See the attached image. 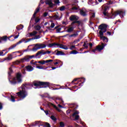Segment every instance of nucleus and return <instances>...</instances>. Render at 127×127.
<instances>
[{
	"label": "nucleus",
	"instance_id": "f257e3e1",
	"mask_svg": "<svg viewBox=\"0 0 127 127\" xmlns=\"http://www.w3.org/2000/svg\"><path fill=\"white\" fill-rule=\"evenodd\" d=\"M107 28H108V25L106 24H102L98 27V29H100L99 31L100 39L103 40L104 42H109V39L107 37L104 36V33L107 32Z\"/></svg>",
	"mask_w": 127,
	"mask_h": 127
},
{
	"label": "nucleus",
	"instance_id": "f03ea898",
	"mask_svg": "<svg viewBox=\"0 0 127 127\" xmlns=\"http://www.w3.org/2000/svg\"><path fill=\"white\" fill-rule=\"evenodd\" d=\"M22 75L20 72H18L16 74V77L9 79V81L11 85H16V84H19L22 82V79L21 78Z\"/></svg>",
	"mask_w": 127,
	"mask_h": 127
},
{
	"label": "nucleus",
	"instance_id": "7ed1b4c3",
	"mask_svg": "<svg viewBox=\"0 0 127 127\" xmlns=\"http://www.w3.org/2000/svg\"><path fill=\"white\" fill-rule=\"evenodd\" d=\"M69 20H70V21H73L71 23L72 26H75L79 27V26H80V25H81V21H78V20L79 19V17L77 16L76 15H71L69 17ZM74 24L75 25H74Z\"/></svg>",
	"mask_w": 127,
	"mask_h": 127
},
{
	"label": "nucleus",
	"instance_id": "20e7f679",
	"mask_svg": "<svg viewBox=\"0 0 127 127\" xmlns=\"http://www.w3.org/2000/svg\"><path fill=\"white\" fill-rule=\"evenodd\" d=\"M33 85L35 87H40V88H48L50 86V83L48 82H43L40 81H34Z\"/></svg>",
	"mask_w": 127,
	"mask_h": 127
},
{
	"label": "nucleus",
	"instance_id": "39448f33",
	"mask_svg": "<svg viewBox=\"0 0 127 127\" xmlns=\"http://www.w3.org/2000/svg\"><path fill=\"white\" fill-rule=\"evenodd\" d=\"M16 95L18 98L23 100L24 99H25L27 96H28V92L26 91L25 88L22 87L21 90H20L19 92L16 93Z\"/></svg>",
	"mask_w": 127,
	"mask_h": 127
},
{
	"label": "nucleus",
	"instance_id": "423d86ee",
	"mask_svg": "<svg viewBox=\"0 0 127 127\" xmlns=\"http://www.w3.org/2000/svg\"><path fill=\"white\" fill-rule=\"evenodd\" d=\"M120 15L121 18H123L124 16L126 15V10H117L113 14V16H114V18L117 16V15Z\"/></svg>",
	"mask_w": 127,
	"mask_h": 127
},
{
	"label": "nucleus",
	"instance_id": "0eeeda50",
	"mask_svg": "<svg viewBox=\"0 0 127 127\" xmlns=\"http://www.w3.org/2000/svg\"><path fill=\"white\" fill-rule=\"evenodd\" d=\"M102 13L104 16H109V10L110 7L107 5H103L102 6Z\"/></svg>",
	"mask_w": 127,
	"mask_h": 127
},
{
	"label": "nucleus",
	"instance_id": "6e6552de",
	"mask_svg": "<svg viewBox=\"0 0 127 127\" xmlns=\"http://www.w3.org/2000/svg\"><path fill=\"white\" fill-rule=\"evenodd\" d=\"M46 47V45L43 44H36L35 45V47H34L32 51L34 52L37 51L38 49H42V48H45Z\"/></svg>",
	"mask_w": 127,
	"mask_h": 127
},
{
	"label": "nucleus",
	"instance_id": "1a4fd4ad",
	"mask_svg": "<svg viewBox=\"0 0 127 127\" xmlns=\"http://www.w3.org/2000/svg\"><path fill=\"white\" fill-rule=\"evenodd\" d=\"M106 45H107L106 44L105 45V44L102 43L101 45H98L96 47V48L92 50V52L95 53L97 50H98V51H101V50H103V49L105 48V46H106Z\"/></svg>",
	"mask_w": 127,
	"mask_h": 127
},
{
	"label": "nucleus",
	"instance_id": "9d476101",
	"mask_svg": "<svg viewBox=\"0 0 127 127\" xmlns=\"http://www.w3.org/2000/svg\"><path fill=\"white\" fill-rule=\"evenodd\" d=\"M30 60L29 55H27L25 56L23 58L21 59L20 62L21 63H24V62H29Z\"/></svg>",
	"mask_w": 127,
	"mask_h": 127
},
{
	"label": "nucleus",
	"instance_id": "9b49d317",
	"mask_svg": "<svg viewBox=\"0 0 127 127\" xmlns=\"http://www.w3.org/2000/svg\"><path fill=\"white\" fill-rule=\"evenodd\" d=\"M48 107L49 108H50V110H52V107H53V108L56 109V110H57V111H58V112H60V109H59L58 108V107H57V106H56V105H54L52 103H50V102L48 103Z\"/></svg>",
	"mask_w": 127,
	"mask_h": 127
},
{
	"label": "nucleus",
	"instance_id": "f8f14e48",
	"mask_svg": "<svg viewBox=\"0 0 127 127\" xmlns=\"http://www.w3.org/2000/svg\"><path fill=\"white\" fill-rule=\"evenodd\" d=\"M50 62H53V60H41L38 62V63L41 64V65H44L45 64H47V63H50Z\"/></svg>",
	"mask_w": 127,
	"mask_h": 127
},
{
	"label": "nucleus",
	"instance_id": "ddd939ff",
	"mask_svg": "<svg viewBox=\"0 0 127 127\" xmlns=\"http://www.w3.org/2000/svg\"><path fill=\"white\" fill-rule=\"evenodd\" d=\"M56 46H59L60 48H61L62 49H64V50H68V47L62 44L56 43Z\"/></svg>",
	"mask_w": 127,
	"mask_h": 127
},
{
	"label": "nucleus",
	"instance_id": "4468645a",
	"mask_svg": "<svg viewBox=\"0 0 127 127\" xmlns=\"http://www.w3.org/2000/svg\"><path fill=\"white\" fill-rule=\"evenodd\" d=\"M25 68L28 72H31L34 70V68L31 65H27L25 67Z\"/></svg>",
	"mask_w": 127,
	"mask_h": 127
},
{
	"label": "nucleus",
	"instance_id": "2eb2a0df",
	"mask_svg": "<svg viewBox=\"0 0 127 127\" xmlns=\"http://www.w3.org/2000/svg\"><path fill=\"white\" fill-rule=\"evenodd\" d=\"M55 52H57L56 55H57L58 56H59V55H65V53L59 51L58 50H55Z\"/></svg>",
	"mask_w": 127,
	"mask_h": 127
},
{
	"label": "nucleus",
	"instance_id": "dca6fc26",
	"mask_svg": "<svg viewBox=\"0 0 127 127\" xmlns=\"http://www.w3.org/2000/svg\"><path fill=\"white\" fill-rule=\"evenodd\" d=\"M79 12L80 15H82V16H86L87 13L86 11L83 10V9H79Z\"/></svg>",
	"mask_w": 127,
	"mask_h": 127
},
{
	"label": "nucleus",
	"instance_id": "f3484780",
	"mask_svg": "<svg viewBox=\"0 0 127 127\" xmlns=\"http://www.w3.org/2000/svg\"><path fill=\"white\" fill-rule=\"evenodd\" d=\"M46 4H48V5H49V6H50L51 7H53V6H54V5H55V4H53L52 1H50V0H47L46 2Z\"/></svg>",
	"mask_w": 127,
	"mask_h": 127
},
{
	"label": "nucleus",
	"instance_id": "a211bd4d",
	"mask_svg": "<svg viewBox=\"0 0 127 127\" xmlns=\"http://www.w3.org/2000/svg\"><path fill=\"white\" fill-rule=\"evenodd\" d=\"M12 73H13V70H12V68L9 67V71H8V78H9V77H10V76H11V74H12Z\"/></svg>",
	"mask_w": 127,
	"mask_h": 127
},
{
	"label": "nucleus",
	"instance_id": "6ab92c4d",
	"mask_svg": "<svg viewBox=\"0 0 127 127\" xmlns=\"http://www.w3.org/2000/svg\"><path fill=\"white\" fill-rule=\"evenodd\" d=\"M74 31V27H71L67 29L66 30V32H68V33H71V32Z\"/></svg>",
	"mask_w": 127,
	"mask_h": 127
},
{
	"label": "nucleus",
	"instance_id": "aec40b11",
	"mask_svg": "<svg viewBox=\"0 0 127 127\" xmlns=\"http://www.w3.org/2000/svg\"><path fill=\"white\" fill-rule=\"evenodd\" d=\"M79 8H80V7L79 6H78V4H77L74 6H72V7L71 8V10H78V9H79Z\"/></svg>",
	"mask_w": 127,
	"mask_h": 127
},
{
	"label": "nucleus",
	"instance_id": "412c9836",
	"mask_svg": "<svg viewBox=\"0 0 127 127\" xmlns=\"http://www.w3.org/2000/svg\"><path fill=\"white\" fill-rule=\"evenodd\" d=\"M12 60V55H8V57L5 58V60Z\"/></svg>",
	"mask_w": 127,
	"mask_h": 127
},
{
	"label": "nucleus",
	"instance_id": "4be33fe9",
	"mask_svg": "<svg viewBox=\"0 0 127 127\" xmlns=\"http://www.w3.org/2000/svg\"><path fill=\"white\" fill-rule=\"evenodd\" d=\"M43 51H44L43 50L38 51L37 52V53L36 54V57H37V56H38L41 54H42L43 55V53H44V52H43Z\"/></svg>",
	"mask_w": 127,
	"mask_h": 127
},
{
	"label": "nucleus",
	"instance_id": "5701e85b",
	"mask_svg": "<svg viewBox=\"0 0 127 127\" xmlns=\"http://www.w3.org/2000/svg\"><path fill=\"white\" fill-rule=\"evenodd\" d=\"M16 28L17 30H18V31H19V30H21V29H22V28H23V25H18L16 26Z\"/></svg>",
	"mask_w": 127,
	"mask_h": 127
},
{
	"label": "nucleus",
	"instance_id": "b1692460",
	"mask_svg": "<svg viewBox=\"0 0 127 127\" xmlns=\"http://www.w3.org/2000/svg\"><path fill=\"white\" fill-rule=\"evenodd\" d=\"M81 80H82L83 81H82L81 83L78 84V86H79V87H82L83 84H84V83H85V81H86V79L84 78H81Z\"/></svg>",
	"mask_w": 127,
	"mask_h": 127
},
{
	"label": "nucleus",
	"instance_id": "393cba45",
	"mask_svg": "<svg viewBox=\"0 0 127 127\" xmlns=\"http://www.w3.org/2000/svg\"><path fill=\"white\" fill-rule=\"evenodd\" d=\"M36 34H37V32L36 31H33L32 33H29L30 36L29 37H30V36H34V35H36Z\"/></svg>",
	"mask_w": 127,
	"mask_h": 127
},
{
	"label": "nucleus",
	"instance_id": "a878e982",
	"mask_svg": "<svg viewBox=\"0 0 127 127\" xmlns=\"http://www.w3.org/2000/svg\"><path fill=\"white\" fill-rule=\"evenodd\" d=\"M17 45H18V44H17V42L16 44H15L12 45L11 47H10L9 48V50H10V49H13V48L16 47V46H17Z\"/></svg>",
	"mask_w": 127,
	"mask_h": 127
},
{
	"label": "nucleus",
	"instance_id": "bb28decb",
	"mask_svg": "<svg viewBox=\"0 0 127 127\" xmlns=\"http://www.w3.org/2000/svg\"><path fill=\"white\" fill-rule=\"evenodd\" d=\"M77 36H78L77 33L69 35V37H70V38L72 37H77Z\"/></svg>",
	"mask_w": 127,
	"mask_h": 127
},
{
	"label": "nucleus",
	"instance_id": "cd10ccee",
	"mask_svg": "<svg viewBox=\"0 0 127 127\" xmlns=\"http://www.w3.org/2000/svg\"><path fill=\"white\" fill-rule=\"evenodd\" d=\"M10 100L13 103H14V102H15V97L12 95H11Z\"/></svg>",
	"mask_w": 127,
	"mask_h": 127
},
{
	"label": "nucleus",
	"instance_id": "c85d7f7f",
	"mask_svg": "<svg viewBox=\"0 0 127 127\" xmlns=\"http://www.w3.org/2000/svg\"><path fill=\"white\" fill-rule=\"evenodd\" d=\"M36 30H40L41 29V27L39 25H37L35 26Z\"/></svg>",
	"mask_w": 127,
	"mask_h": 127
},
{
	"label": "nucleus",
	"instance_id": "c756f323",
	"mask_svg": "<svg viewBox=\"0 0 127 127\" xmlns=\"http://www.w3.org/2000/svg\"><path fill=\"white\" fill-rule=\"evenodd\" d=\"M1 40H3L4 41H6L7 40V36H4L0 38Z\"/></svg>",
	"mask_w": 127,
	"mask_h": 127
},
{
	"label": "nucleus",
	"instance_id": "7c9ffc66",
	"mask_svg": "<svg viewBox=\"0 0 127 127\" xmlns=\"http://www.w3.org/2000/svg\"><path fill=\"white\" fill-rule=\"evenodd\" d=\"M79 54V52H77V51L76 50H73L72 51H71L70 52V54Z\"/></svg>",
	"mask_w": 127,
	"mask_h": 127
},
{
	"label": "nucleus",
	"instance_id": "2f4dec72",
	"mask_svg": "<svg viewBox=\"0 0 127 127\" xmlns=\"http://www.w3.org/2000/svg\"><path fill=\"white\" fill-rule=\"evenodd\" d=\"M87 42H88L87 41L84 42V44L83 45V47H85V48H86V49H87V48H88V43H87Z\"/></svg>",
	"mask_w": 127,
	"mask_h": 127
},
{
	"label": "nucleus",
	"instance_id": "473e14b6",
	"mask_svg": "<svg viewBox=\"0 0 127 127\" xmlns=\"http://www.w3.org/2000/svg\"><path fill=\"white\" fill-rule=\"evenodd\" d=\"M51 119L52 120V121H54V122H56V121H57V118H56V117L53 115L51 116Z\"/></svg>",
	"mask_w": 127,
	"mask_h": 127
},
{
	"label": "nucleus",
	"instance_id": "72a5a7b5",
	"mask_svg": "<svg viewBox=\"0 0 127 127\" xmlns=\"http://www.w3.org/2000/svg\"><path fill=\"white\" fill-rule=\"evenodd\" d=\"M40 10V7L38 6L37 8L36 9L35 12H36V13H38Z\"/></svg>",
	"mask_w": 127,
	"mask_h": 127
},
{
	"label": "nucleus",
	"instance_id": "f704fd0d",
	"mask_svg": "<svg viewBox=\"0 0 127 127\" xmlns=\"http://www.w3.org/2000/svg\"><path fill=\"white\" fill-rule=\"evenodd\" d=\"M65 6H62L61 7H60V10L61 11H64V10H65Z\"/></svg>",
	"mask_w": 127,
	"mask_h": 127
},
{
	"label": "nucleus",
	"instance_id": "c9c22d12",
	"mask_svg": "<svg viewBox=\"0 0 127 127\" xmlns=\"http://www.w3.org/2000/svg\"><path fill=\"white\" fill-rule=\"evenodd\" d=\"M21 63L20 62V61H17L16 62H14L13 63V64H14V65H18V64H19V63Z\"/></svg>",
	"mask_w": 127,
	"mask_h": 127
},
{
	"label": "nucleus",
	"instance_id": "e433bc0d",
	"mask_svg": "<svg viewBox=\"0 0 127 127\" xmlns=\"http://www.w3.org/2000/svg\"><path fill=\"white\" fill-rule=\"evenodd\" d=\"M25 41V39H22L21 40L17 42V44H20V43H22V42H24Z\"/></svg>",
	"mask_w": 127,
	"mask_h": 127
},
{
	"label": "nucleus",
	"instance_id": "4c0bfd02",
	"mask_svg": "<svg viewBox=\"0 0 127 127\" xmlns=\"http://www.w3.org/2000/svg\"><path fill=\"white\" fill-rule=\"evenodd\" d=\"M53 46H56V43H51L49 44V47H53Z\"/></svg>",
	"mask_w": 127,
	"mask_h": 127
},
{
	"label": "nucleus",
	"instance_id": "58836bf2",
	"mask_svg": "<svg viewBox=\"0 0 127 127\" xmlns=\"http://www.w3.org/2000/svg\"><path fill=\"white\" fill-rule=\"evenodd\" d=\"M79 114V111H76L73 114H72V117L74 118L76 115H78Z\"/></svg>",
	"mask_w": 127,
	"mask_h": 127
},
{
	"label": "nucleus",
	"instance_id": "ea45409f",
	"mask_svg": "<svg viewBox=\"0 0 127 127\" xmlns=\"http://www.w3.org/2000/svg\"><path fill=\"white\" fill-rule=\"evenodd\" d=\"M60 126L61 127H65V124H64L63 122H61L60 123Z\"/></svg>",
	"mask_w": 127,
	"mask_h": 127
},
{
	"label": "nucleus",
	"instance_id": "a19ab883",
	"mask_svg": "<svg viewBox=\"0 0 127 127\" xmlns=\"http://www.w3.org/2000/svg\"><path fill=\"white\" fill-rule=\"evenodd\" d=\"M45 126L46 127H51V126H50V124L47 122L45 123Z\"/></svg>",
	"mask_w": 127,
	"mask_h": 127
},
{
	"label": "nucleus",
	"instance_id": "79ce46f5",
	"mask_svg": "<svg viewBox=\"0 0 127 127\" xmlns=\"http://www.w3.org/2000/svg\"><path fill=\"white\" fill-rule=\"evenodd\" d=\"M51 53V51H47L46 52H44L43 55H45V54H50Z\"/></svg>",
	"mask_w": 127,
	"mask_h": 127
},
{
	"label": "nucleus",
	"instance_id": "37998d69",
	"mask_svg": "<svg viewBox=\"0 0 127 127\" xmlns=\"http://www.w3.org/2000/svg\"><path fill=\"white\" fill-rule=\"evenodd\" d=\"M74 117H75L74 121H78L80 118L79 115H75Z\"/></svg>",
	"mask_w": 127,
	"mask_h": 127
},
{
	"label": "nucleus",
	"instance_id": "c03bdc74",
	"mask_svg": "<svg viewBox=\"0 0 127 127\" xmlns=\"http://www.w3.org/2000/svg\"><path fill=\"white\" fill-rule=\"evenodd\" d=\"M36 68H37V69H44L43 66L40 65H37Z\"/></svg>",
	"mask_w": 127,
	"mask_h": 127
},
{
	"label": "nucleus",
	"instance_id": "a18cd8bd",
	"mask_svg": "<svg viewBox=\"0 0 127 127\" xmlns=\"http://www.w3.org/2000/svg\"><path fill=\"white\" fill-rule=\"evenodd\" d=\"M55 26V23L52 22L51 24V28H54V27Z\"/></svg>",
	"mask_w": 127,
	"mask_h": 127
},
{
	"label": "nucleus",
	"instance_id": "49530a36",
	"mask_svg": "<svg viewBox=\"0 0 127 127\" xmlns=\"http://www.w3.org/2000/svg\"><path fill=\"white\" fill-rule=\"evenodd\" d=\"M80 79L81 78H75L73 79V80L72 81L71 84H73V83H74V82H76V81H78V80H80Z\"/></svg>",
	"mask_w": 127,
	"mask_h": 127
},
{
	"label": "nucleus",
	"instance_id": "de8ad7c7",
	"mask_svg": "<svg viewBox=\"0 0 127 127\" xmlns=\"http://www.w3.org/2000/svg\"><path fill=\"white\" fill-rule=\"evenodd\" d=\"M39 20H40V19L36 18L35 20V23H38Z\"/></svg>",
	"mask_w": 127,
	"mask_h": 127
},
{
	"label": "nucleus",
	"instance_id": "09e8293b",
	"mask_svg": "<svg viewBox=\"0 0 127 127\" xmlns=\"http://www.w3.org/2000/svg\"><path fill=\"white\" fill-rule=\"evenodd\" d=\"M60 31H61V28H59L57 29V30H56L57 33L60 32Z\"/></svg>",
	"mask_w": 127,
	"mask_h": 127
},
{
	"label": "nucleus",
	"instance_id": "8fccbe9b",
	"mask_svg": "<svg viewBox=\"0 0 127 127\" xmlns=\"http://www.w3.org/2000/svg\"><path fill=\"white\" fill-rule=\"evenodd\" d=\"M39 38H40V36L37 35L35 36V37L34 38V39H39Z\"/></svg>",
	"mask_w": 127,
	"mask_h": 127
},
{
	"label": "nucleus",
	"instance_id": "3c124183",
	"mask_svg": "<svg viewBox=\"0 0 127 127\" xmlns=\"http://www.w3.org/2000/svg\"><path fill=\"white\" fill-rule=\"evenodd\" d=\"M105 35H112V33L108 31L105 33Z\"/></svg>",
	"mask_w": 127,
	"mask_h": 127
},
{
	"label": "nucleus",
	"instance_id": "603ef678",
	"mask_svg": "<svg viewBox=\"0 0 127 127\" xmlns=\"http://www.w3.org/2000/svg\"><path fill=\"white\" fill-rule=\"evenodd\" d=\"M55 3L56 4H59L60 3V1H59V0H56L55 1Z\"/></svg>",
	"mask_w": 127,
	"mask_h": 127
},
{
	"label": "nucleus",
	"instance_id": "864d4df0",
	"mask_svg": "<svg viewBox=\"0 0 127 127\" xmlns=\"http://www.w3.org/2000/svg\"><path fill=\"white\" fill-rule=\"evenodd\" d=\"M47 15H48V12H45V13H44L43 14L44 17H46Z\"/></svg>",
	"mask_w": 127,
	"mask_h": 127
},
{
	"label": "nucleus",
	"instance_id": "5fc2aeb1",
	"mask_svg": "<svg viewBox=\"0 0 127 127\" xmlns=\"http://www.w3.org/2000/svg\"><path fill=\"white\" fill-rule=\"evenodd\" d=\"M54 17H55V18L56 19H59L60 18H59V16H58V15H55L54 16Z\"/></svg>",
	"mask_w": 127,
	"mask_h": 127
},
{
	"label": "nucleus",
	"instance_id": "6e6d98bb",
	"mask_svg": "<svg viewBox=\"0 0 127 127\" xmlns=\"http://www.w3.org/2000/svg\"><path fill=\"white\" fill-rule=\"evenodd\" d=\"M37 13H36L35 12H34V14H33L31 19H32V18H35V16L36 15Z\"/></svg>",
	"mask_w": 127,
	"mask_h": 127
},
{
	"label": "nucleus",
	"instance_id": "4d7b16f0",
	"mask_svg": "<svg viewBox=\"0 0 127 127\" xmlns=\"http://www.w3.org/2000/svg\"><path fill=\"white\" fill-rule=\"evenodd\" d=\"M44 112L47 116H48V115H49V113L48 112V111L45 110V111H44Z\"/></svg>",
	"mask_w": 127,
	"mask_h": 127
},
{
	"label": "nucleus",
	"instance_id": "13d9d810",
	"mask_svg": "<svg viewBox=\"0 0 127 127\" xmlns=\"http://www.w3.org/2000/svg\"><path fill=\"white\" fill-rule=\"evenodd\" d=\"M89 48H90V49L93 48V44H92L91 43H89Z\"/></svg>",
	"mask_w": 127,
	"mask_h": 127
},
{
	"label": "nucleus",
	"instance_id": "bf43d9fd",
	"mask_svg": "<svg viewBox=\"0 0 127 127\" xmlns=\"http://www.w3.org/2000/svg\"><path fill=\"white\" fill-rule=\"evenodd\" d=\"M37 63H38V62L35 61L33 63V65H35V66H37Z\"/></svg>",
	"mask_w": 127,
	"mask_h": 127
},
{
	"label": "nucleus",
	"instance_id": "052dcab7",
	"mask_svg": "<svg viewBox=\"0 0 127 127\" xmlns=\"http://www.w3.org/2000/svg\"><path fill=\"white\" fill-rule=\"evenodd\" d=\"M41 122V121H36L35 122V124H36V126H37V125H39V123Z\"/></svg>",
	"mask_w": 127,
	"mask_h": 127
},
{
	"label": "nucleus",
	"instance_id": "680f3d73",
	"mask_svg": "<svg viewBox=\"0 0 127 127\" xmlns=\"http://www.w3.org/2000/svg\"><path fill=\"white\" fill-rule=\"evenodd\" d=\"M74 48H75V46H71L70 48V50H73Z\"/></svg>",
	"mask_w": 127,
	"mask_h": 127
},
{
	"label": "nucleus",
	"instance_id": "e2e57ef3",
	"mask_svg": "<svg viewBox=\"0 0 127 127\" xmlns=\"http://www.w3.org/2000/svg\"><path fill=\"white\" fill-rule=\"evenodd\" d=\"M18 36H19V33H18V35H16V36L14 37V39H16L17 38H18Z\"/></svg>",
	"mask_w": 127,
	"mask_h": 127
},
{
	"label": "nucleus",
	"instance_id": "0e129e2a",
	"mask_svg": "<svg viewBox=\"0 0 127 127\" xmlns=\"http://www.w3.org/2000/svg\"><path fill=\"white\" fill-rule=\"evenodd\" d=\"M39 127H45V126L44 124H40L39 125Z\"/></svg>",
	"mask_w": 127,
	"mask_h": 127
},
{
	"label": "nucleus",
	"instance_id": "69168bd1",
	"mask_svg": "<svg viewBox=\"0 0 127 127\" xmlns=\"http://www.w3.org/2000/svg\"><path fill=\"white\" fill-rule=\"evenodd\" d=\"M95 13H92V16H91V18H94L95 17Z\"/></svg>",
	"mask_w": 127,
	"mask_h": 127
},
{
	"label": "nucleus",
	"instance_id": "338daca9",
	"mask_svg": "<svg viewBox=\"0 0 127 127\" xmlns=\"http://www.w3.org/2000/svg\"><path fill=\"white\" fill-rule=\"evenodd\" d=\"M29 57H30V59L31 60L32 59V58H34L35 56L34 55L29 56Z\"/></svg>",
	"mask_w": 127,
	"mask_h": 127
},
{
	"label": "nucleus",
	"instance_id": "774afa93",
	"mask_svg": "<svg viewBox=\"0 0 127 127\" xmlns=\"http://www.w3.org/2000/svg\"><path fill=\"white\" fill-rule=\"evenodd\" d=\"M62 89V88H61V87H60V88H53V90H59V89Z\"/></svg>",
	"mask_w": 127,
	"mask_h": 127
}]
</instances>
